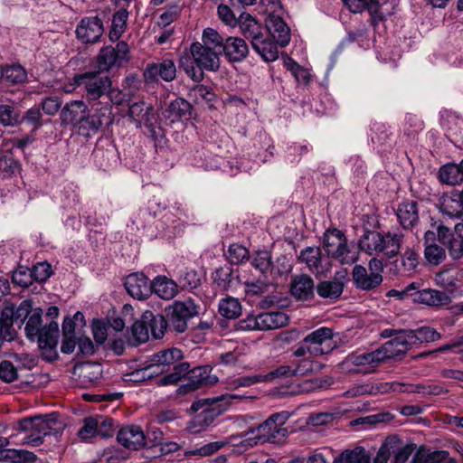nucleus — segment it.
<instances>
[{"label":"nucleus","instance_id":"f257e3e1","mask_svg":"<svg viewBox=\"0 0 463 463\" xmlns=\"http://www.w3.org/2000/svg\"><path fill=\"white\" fill-rule=\"evenodd\" d=\"M403 235L387 232L382 233L366 230L358 241V248L368 255L383 253L388 258L396 256L401 249Z\"/></svg>","mask_w":463,"mask_h":463},{"label":"nucleus","instance_id":"f03ea898","mask_svg":"<svg viewBox=\"0 0 463 463\" xmlns=\"http://www.w3.org/2000/svg\"><path fill=\"white\" fill-rule=\"evenodd\" d=\"M323 249L327 257L344 265L354 264L359 258L354 243L348 242L345 233L336 228L328 229L324 233Z\"/></svg>","mask_w":463,"mask_h":463},{"label":"nucleus","instance_id":"7ed1b4c3","mask_svg":"<svg viewBox=\"0 0 463 463\" xmlns=\"http://www.w3.org/2000/svg\"><path fill=\"white\" fill-rule=\"evenodd\" d=\"M55 424L56 418L54 414L21 420L18 422V430L21 431H30V434L23 439L22 443L33 447L43 444V438L51 434Z\"/></svg>","mask_w":463,"mask_h":463},{"label":"nucleus","instance_id":"20e7f679","mask_svg":"<svg viewBox=\"0 0 463 463\" xmlns=\"http://www.w3.org/2000/svg\"><path fill=\"white\" fill-rule=\"evenodd\" d=\"M74 83L82 88L84 97L89 102L97 101L105 97L111 88V80L107 75H101L100 71H88L76 74Z\"/></svg>","mask_w":463,"mask_h":463},{"label":"nucleus","instance_id":"39448f33","mask_svg":"<svg viewBox=\"0 0 463 463\" xmlns=\"http://www.w3.org/2000/svg\"><path fill=\"white\" fill-rule=\"evenodd\" d=\"M92 109L94 113L90 115L88 112L75 127L77 133L87 139L97 134L103 124L110 125L113 122L112 108L109 103H95Z\"/></svg>","mask_w":463,"mask_h":463},{"label":"nucleus","instance_id":"423d86ee","mask_svg":"<svg viewBox=\"0 0 463 463\" xmlns=\"http://www.w3.org/2000/svg\"><path fill=\"white\" fill-rule=\"evenodd\" d=\"M128 44L120 41L115 46L107 45L102 47L96 58V64L99 71H109L113 67H121L129 61Z\"/></svg>","mask_w":463,"mask_h":463},{"label":"nucleus","instance_id":"0eeeda50","mask_svg":"<svg viewBox=\"0 0 463 463\" xmlns=\"http://www.w3.org/2000/svg\"><path fill=\"white\" fill-rule=\"evenodd\" d=\"M211 372L212 367L209 365H201L193 369L189 368V372L185 375L188 382L180 385L176 390V393L178 395H184L202 387L213 385L217 383L218 378L211 374Z\"/></svg>","mask_w":463,"mask_h":463},{"label":"nucleus","instance_id":"6e6552de","mask_svg":"<svg viewBox=\"0 0 463 463\" xmlns=\"http://www.w3.org/2000/svg\"><path fill=\"white\" fill-rule=\"evenodd\" d=\"M388 361L382 346L367 353L351 354L346 363L355 366L354 371L362 374H370L376 372L379 365Z\"/></svg>","mask_w":463,"mask_h":463},{"label":"nucleus","instance_id":"1a4fd4ad","mask_svg":"<svg viewBox=\"0 0 463 463\" xmlns=\"http://www.w3.org/2000/svg\"><path fill=\"white\" fill-rule=\"evenodd\" d=\"M333 336V329L326 326L319 327L305 336L311 348V356L317 357L332 352L336 347Z\"/></svg>","mask_w":463,"mask_h":463},{"label":"nucleus","instance_id":"9d476101","mask_svg":"<svg viewBox=\"0 0 463 463\" xmlns=\"http://www.w3.org/2000/svg\"><path fill=\"white\" fill-rule=\"evenodd\" d=\"M198 313L196 305L191 300L175 301L172 306L169 328L183 333L187 328L188 320Z\"/></svg>","mask_w":463,"mask_h":463},{"label":"nucleus","instance_id":"9b49d317","mask_svg":"<svg viewBox=\"0 0 463 463\" xmlns=\"http://www.w3.org/2000/svg\"><path fill=\"white\" fill-rule=\"evenodd\" d=\"M184 354L181 349L171 347L160 350L149 356L148 363L151 364L156 374H161L172 370L175 364H181Z\"/></svg>","mask_w":463,"mask_h":463},{"label":"nucleus","instance_id":"f8f14e48","mask_svg":"<svg viewBox=\"0 0 463 463\" xmlns=\"http://www.w3.org/2000/svg\"><path fill=\"white\" fill-rule=\"evenodd\" d=\"M190 54L200 71H216L219 68V54L221 52L213 50L201 43H194L190 46Z\"/></svg>","mask_w":463,"mask_h":463},{"label":"nucleus","instance_id":"ddd939ff","mask_svg":"<svg viewBox=\"0 0 463 463\" xmlns=\"http://www.w3.org/2000/svg\"><path fill=\"white\" fill-rule=\"evenodd\" d=\"M146 82H156L159 79L170 82L176 77V66L172 59H163L158 62L147 63L144 71Z\"/></svg>","mask_w":463,"mask_h":463},{"label":"nucleus","instance_id":"4468645a","mask_svg":"<svg viewBox=\"0 0 463 463\" xmlns=\"http://www.w3.org/2000/svg\"><path fill=\"white\" fill-rule=\"evenodd\" d=\"M103 32L102 21L97 16L82 18L75 31L77 39L84 44L97 43Z\"/></svg>","mask_w":463,"mask_h":463},{"label":"nucleus","instance_id":"2eb2a0df","mask_svg":"<svg viewBox=\"0 0 463 463\" xmlns=\"http://www.w3.org/2000/svg\"><path fill=\"white\" fill-rule=\"evenodd\" d=\"M124 286L132 298L139 300L149 298L153 288L152 281L142 272H135L127 276Z\"/></svg>","mask_w":463,"mask_h":463},{"label":"nucleus","instance_id":"dca6fc26","mask_svg":"<svg viewBox=\"0 0 463 463\" xmlns=\"http://www.w3.org/2000/svg\"><path fill=\"white\" fill-rule=\"evenodd\" d=\"M346 276L345 270L337 271L331 280L319 282L316 288L318 296L322 298L338 299L344 291Z\"/></svg>","mask_w":463,"mask_h":463},{"label":"nucleus","instance_id":"f3484780","mask_svg":"<svg viewBox=\"0 0 463 463\" xmlns=\"http://www.w3.org/2000/svg\"><path fill=\"white\" fill-rule=\"evenodd\" d=\"M118 442L128 449H138L146 444V437L139 426L127 425L117 434Z\"/></svg>","mask_w":463,"mask_h":463},{"label":"nucleus","instance_id":"a211bd4d","mask_svg":"<svg viewBox=\"0 0 463 463\" xmlns=\"http://www.w3.org/2000/svg\"><path fill=\"white\" fill-rule=\"evenodd\" d=\"M250 433L254 435L255 444L265 442H279L286 437L287 429H278L274 423L267 419L255 429H250Z\"/></svg>","mask_w":463,"mask_h":463},{"label":"nucleus","instance_id":"6ab92c4d","mask_svg":"<svg viewBox=\"0 0 463 463\" xmlns=\"http://www.w3.org/2000/svg\"><path fill=\"white\" fill-rule=\"evenodd\" d=\"M267 32L280 47L287 46L290 42V29L284 20L278 15H269L266 20L265 33Z\"/></svg>","mask_w":463,"mask_h":463},{"label":"nucleus","instance_id":"aec40b11","mask_svg":"<svg viewBox=\"0 0 463 463\" xmlns=\"http://www.w3.org/2000/svg\"><path fill=\"white\" fill-rule=\"evenodd\" d=\"M221 53L231 62H240L243 61L248 53L249 47L246 42L240 37H227L222 46Z\"/></svg>","mask_w":463,"mask_h":463},{"label":"nucleus","instance_id":"412c9836","mask_svg":"<svg viewBox=\"0 0 463 463\" xmlns=\"http://www.w3.org/2000/svg\"><path fill=\"white\" fill-rule=\"evenodd\" d=\"M106 420L99 421L98 419L88 417L83 420V426L79 430L78 436L81 440L88 441L90 439L100 436L103 439L112 436V430H102L107 426ZM109 427L110 425L109 424Z\"/></svg>","mask_w":463,"mask_h":463},{"label":"nucleus","instance_id":"4be33fe9","mask_svg":"<svg viewBox=\"0 0 463 463\" xmlns=\"http://www.w3.org/2000/svg\"><path fill=\"white\" fill-rule=\"evenodd\" d=\"M7 445V439L0 437V461L32 463L36 460L37 457L33 452L25 449H6Z\"/></svg>","mask_w":463,"mask_h":463},{"label":"nucleus","instance_id":"5701e85b","mask_svg":"<svg viewBox=\"0 0 463 463\" xmlns=\"http://www.w3.org/2000/svg\"><path fill=\"white\" fill-rule=\"evenodd\" d=\"M439 208L446 222L449 219L461 220L463 217V203L459 197L458 191L455 190L450 194L444 195Z\"/></svg>","mask_w":463,"mask_h":463},{"label":"nucleus","instance_id":"b1692460","mask_svg":"<svg viewBox=\"0 0 463 463\" xmlns=\"http://www.w3.org/2000/svg\"><path fill=\"white\" fill-rule=\"evenodd\" d=\"M314 280L308 275L296 276L290 286L291 295L298 300L307 301L314 297Z\"/></svg>","mask_w":463,"mask_h":463},{"label":"nucleus","instance_id":"393cba45","mask_svg":"<svg viewBox=\"0 0 463 463\" xmlns=\"http://www.w3.org/2000/svg\"><path fill=\"white\" fill-rule=\"evenodd\" d=\"M237 25L240 27L242 35L246 39L250 40L251 43L255 40L260 39L265 33V29L262 25L248 13H242L240 15Z\"/></svg>","mask_w":463,"mask_h":463},{"label":"nucleus","instance_id":"a878e982","mask_svg":"<svg viewBox=\"0 0 463 463\" xmlns=\"http://www.w3.org/2000/svg\"><path fill=\"white\" fill-rule=\"evenodd\" d=\"M88 111V106L82 100H72L61 109V119L63 123L73 125L75 128Z\"/></svg>","mask_w":463,"mask_h":463},{"label":"nucleus","instance_id":"bb28decb","mask_svg":"<svg viewBox=\"0 0 463 463\" xmlns=\"http://www.w3.org/2000/svg\"><path fill=\"white\" fill-rule=\"evenodd\" d=\"M353 280L358 288L371 290L378 287L383 281V276L368 274L367 269L362 265H355L353 269Z\"/></svg>","mask_w":463,"mask_h":463},{"label":"nucleus","instance_id":"cd10ccee","mask_svg":"<svg viewBox=\"0 0 463 463\" xmlns=\"http://www.w3.org/2000/svg\"><path fill=\"white\" fill-rule=\"evenodd\" d=\"M264 33L259 40L252 43L253 50L267 62L274 61L279 57L278 43Z\"/></svg>","mask_w":463,"mask_h":463},{"label":"nucleus","instance_id":"c85d7f7f","mask_svg":"<svg viewBox=\"0 0 463 463\" xmlns=\"http://www.w3.org/2000/svg\"><path fill=\"white\" fill-rule=\"evenodd\" d=\"M151 294L155 293L162 299L174 298L178 291L177 283L166 276H157L152 280Z\"/></svg>","mask_w":463,"mask_h":463},{"label":"nucleus","instance_id":"c756f323","mask_svg":"<svg viewBox=\"0 0 463 463\" xmlns=\"http://www.w3.org/2000/svg\"><path fill=\"white\" fill-rule=\"evenodd\" d=\"M415 300L430 307L446 306L450 303L449 295L444 291L425 288L416 293Z\"/></svg>","mask_w":463,"mask_h":463},{"label":"nucleus","instance_id":"7c9ffc66","mask_svg":"<svg viewBox=\"0 0 463 463\" xmlns=\"http://www.w3.org/2000/svg\"><path fill=\"white\" fill-rule=\"evenodd\" d=\"M260 331L273 330L288 325L289 317L282 311L263 312L258 315Z\"/></svg>","mask_w":463,"mask_h":463},{"label":"nucleus","instance_id":"2f4dec72","mask_svg":"<svg viewBox=\"0 0 463 463\" xmlns=\"http://www.w3.org/2000/svg\"><path fill=\"white\" fill-rule=\"evenodd\" d=\"M165 116L171 122L188 120L192 116V106L184 99H176L169 104Z\"/></svg>","mask_w":463,"mask_h":463},{"label":"nucleus","instance_id":"473e14b6","mask_svg":"<svg viewBox=\"0 0 463 463\" xmlns=\"http://www.w3.org/2000/svg\"><path fill=\"white\" fill-rule=\"evenodd\" d=\"M400 224L404 229H411L419 220L416 202L400 203L396 213Z\"/></svg>","mask_w":463,"mask_h":463},{"label":"nucleus","instance_id":"72a5a7b5","mask_svg":"<svg viewBox=\"0 0 463 463\" xmlns=\"http://www.w3.org/2000/svg\"><path fill=\"white\" fill-rule=\"evenodd\" d=\"M153 108L144 101L133 103L128 109V117L135 122L137 128L147 125L153 118Z\"/></svg>","mask_w":463,"mask_h":463},{"label":"nucleus","instance_id":"f704fd0d","mask_svg":"<svg viewBox=\"0 0 463 463\" xmlns=\"http://www.w3.org/2000/svg\"><path fill=\"white\" fill-rule=\"evenodd\" d=\"M439 179L441 183L457 185L463 182V172L459 165L450 163L442 165L439 170Z\"/></svg>","mask_w":463,"mask_h":463},{"label":"nucleus","instance_id":"c9c22d12","mask_svg":"<svg viewBox=\"0 0 463 463\" xmlns=\"http://www.w3.org/2000/svg\"><path fill=\"white\" fill-rule=\"evenodd\" d=\"M144 319L147 322L149 332L155 339L162 338L166 328L169 327L168 322L162 315H154L151 311L144 313Z\"/></svg>","mask_w":463,"mask_h":463},{"label":"nucleus","instance_id":"e433bc0d","mask_svg":"<svg viewBox=\"0 0 463 463\" xmlns=\"http://www.w3.org/2000/svg\"><path fill=\"white\" fill-rule=\"evenodd\" d=\"M59 333L57 322L52 321L43 326L36 339L41 348H52L56 345V339Z\"/></svg>","mask_w":463,"mask_h":463},{"label":"nucleus","instance_id":"4c0bfd02","mask_svg":"<svg viewBox=\"0 0 463 463\" xmlns=\"http://www.w3.org/2000/svg\"><path fill=\"white\" fill-rule=\"evenodd\" d=\"M373 389L379 393H388L390 392H425L424 387L421 385L404 384L396 382L381 383L376 384Z\"/></svg>","mask_w":463,"mask_h":463},{"label":"nucleus","instance_id":"58836bf2","mask_svg":"<svg viewBox=\"0 0 463 463\" xmlns=\"http://www.w3.org/2000/svg\"><path fill=\"white\" fill-rule=\"evenodd\" d=\"M334 463H371L368 452L361 447L343 451Z\"/></svg>","mask_w":463,"mask_h":463},{"label":"nucleus","instance_id":"ea45409f","mask_svg":"<svg viewBox=\"0 0 463 463\" xmlns=\"http://www.w3.org/2000/svg\"><path fill=\"white\" fill-rule=\"evenodd\" d=\"M190 364L181 363L175 365L172 372L156 380L158 386L175 385L189 372Z\"/></svg>","mask_w":463,"mask_h":463},{"label":"nucleus","instance_id":"a19ab883","mask_svg":"<svg viewBox=\"0 0 463 463\" xmlns=\"http://www.w3.org/2000/svg\"><path fill=\"white\" fill-rule=\"evenodd\" d=\"M1 79L11 84H19L26 80L27 73L20 64L7 65L1 70Z\"/></svg>","mask_w":463,"mask_h":463},{"label":"nucleus","instance_id":"79ce46f5","mask_svg":"<svg viewBox=\"0 0 463 463\" xmlns=\"http://www.w3.org/2000/svg\"><path fill=\"white\" fill-rule=\"evenodd\" d=\"M298 260L304 262L311 271H318L321 264V249L307 247L300 251Z\"/></svg>","mask_w":463,"mask_h":463},{"label":"nucleus","instance_id":"37998d69","mask_svg":"<svg viewBox=\"0 0 463 463\" xmlns=\"http://www.w3.org/2000/svg\"><path fill=\"white\" fill-rule=\"evenodd\" d=\"M43 309L37 307L33 309V313L27 318L24 332L27 338H29L32 341L36 339L37 335H39V332L43 327Z\"/></svg>","mask_w":463,"mask_h":463},{"label":"nucleus","instance_id":"c03bdc74","mask_svg":"<svg viewBox=\"0 0 463 463\" xmlns=\"http://www.w3.org/2000/svg\"><path fill=\"white\" fill-rule=\"evenodd\" d=\"M222 412L217 405L206 407L194 418L192 424L203 429L210 426Z\"/></svg>","mask_w":463,"mask_h":463},{"label":"nucleus","instance_id":"a18cd8bd","mask_svg":"<svg viewBox=\"0 0 463 463\" xmlns=\"http://www.w3.org/2000/svg\"><path fill=\"white\" fill-rule=\"evenodd\" d=\"M128 17V13L124 9L118 10L113 15L111 29L109 34L110 41L116 42L120 38L126 29Z\"/></svg>","mask_w":463,"mask_h":463},{"label":"nucleus","instance_id":"49530a36","mask_svg":"<svg viewBox=\"0 0 463 463\" xmlns=\"http://www.w3.org/2000/svg\"><path fill=\"white\" fill-rule=\"evenodd\" d=\"M219 312L223 317L235 319L241 313V306L238 299L228 297L220 301Z\"/></svg>","mask_w":463,"mask_h":463},{"label":"nucleus","instance_id":"de8ad7c7","mask_svg":"<svg viewBox=\"0 0 463 463\" xmlns=\"http://www.w3.org/2000/svg\"><path fill=\"white\" fill-rule=\"evenodd\" d=\"M382 348L388 360L401 357L409 351L398 335L384 343Z\"/></svg>","mask_w":463,"mask_h":463},{"label":"nucleus","instance_id":"09e8293b","mask_svg":"<svg viewBox=\"0 0 463 463\" xmlns=\"http://www.w3.org/2000/svg\"><path fill=\"white\" fill-rule=\"evenodd\" d=\"M382 348L388 360L401 357L409 351L398 335L384 343Z\"/></svg>","mask_w":463,"mask_h":463},{"label":"nucleus","instance_id":"8fccbe9b","mask_svg":"<svg viewBox=\"0 0 463 463\" xmlns=\"http://www.w3.org/2000/svg\"><path fill=\"white\" fill-rule=\"evenodd\" d=\"M232 267L224 266L215 269L212 274V279L219 289L228 290L232 281Z\"/></svg>","mask_w":463,"mask_h":463},{"label":"nucleus","instance_id":"3c124183","mask_svg":"<svg viewBox=\"0 0 463 463\" xmlns=\"http://www.w3.org/2000/svg\"><path fill=\"white\" fill-rule=\"evenodd\" d=\"M93 156L99 166L105 169L111 165L112 162L116 161V149L111 145L106 149L101 146H98L93 151Z\"/></svg>","mask_w":463,"mask_h":463},{"label":"nucleus","instance_id":"603ef678","mask_svg":"<svg viewBox=\"0 0 463 463\" xmlns=\"http://www.w3.org/2000/svg\"><path fill=\"white\" fill-rule=\"evenodd\" d=\"M177 285L182 289L192 290L201 284L200 275L194 269H184L177 278Z\"/></svg>","mask_w":463,"mask_h":463},{"label":"nucleus","instance_id":"864d4df0","mask_svg":"<svg viewBox=\"0 0 463 463\" xmlns=\"http://www.w3.org/2000/svg\"><path fill=\"white\" fill-rule=\"evenodd\" d=\"M251 266L264 277L271 270V254L268 250L257 251L251 260Z\"/></svg>","mask_w":463,"mask_h":463},{"label":"nucleus","instance_id":"5fc2aeb1","mask_svg":"<svg viewBox=\"0 0 463 463\" xmlns=\"http://www.w3.org/2000/svg\"><path fill=\"white\" fill-rule=\"evenodd\" d=\"M21 122L20 113L13 105H0V124L5 127H13Z\"/></svg>","mask_w":463,"mask_h":463},{"label":"nucleus","instance_id":"6e6d98bb","mask_svg":"<svg viewBox=\"0 0 463 463\" xmlns=\"http://www.w3.org/2000/svg\"><path fill=\"white\" fill-rule=\"evenodd\" d=\"M263 383L262 373L239 376L227 383V388L234 391L241 387H250L257 383Z\"/></svg>","mask_w":463,"mask_h":463},{"label":"nucleus","instance_id":"4d7b16f0","mask_svg":"<svg viewBox=\"0 0 463 463\" xmlns=\"http://www.w3.org/2000/svg\"><path fill=\"white\" fill-rule=\"evenodd\" d=\"M416 345L436 342L441 338L440 333L430 326H420L412 330Z\"/></svg>","mask_w":463,"mask_h":463},{"label":"nucleus","instance_id":"13d9d810","mask_svg":"<svg viewBox=\"0 0 463 463\" xmlns=\"http://www.w3.org/2000/svg\"><path fill=\"white\" fill-rule=\"evenodd\" d=\"M131 334L134 344L140 345L149 339V329L147 322H145L144 314L140 320L136 321L131 326Z\"/></svg>","mask_w":463,"mask_h":463},{"label":"nucleus","instance_id":"bf43d9fd","mask_svg":"<svg viewBox=\"0 0 463 463\" xmlns=\"http://www.w3.org/2000/svg\"><path fill=\"white\" fill-rule=\"evenodd\" d=\"M291 377H295L292 364H283L267 373H262L263 383H271L275 380Z\"/></svg>","mask_w":463,"mask_h":463},{"label":"nucleus","instance_id":"052dcab7","mask_svg":"<svg viewBox=\"0 0 463 463\" xmlns=\"http://www.w3.org/2000/svg\"><path fill=\"white\" fill-rule=\"evenodd\" d=\"M202 42L203 45L210 46L213 50L219 48L222 51L225 39L216 30L208 27L203 32Z\"/></svg>","mask_w":463,"mask_h":463},{"label":"nucleus","instance_id":"680f3d73","mask_svg":"<svg viewBox=\"0 0 463 463\" xmlns=\"http://www.w3.org/2000/svg\"><path fill=\"white\" fill-rule=\"evenodd\" d=\"M424 256L430 264L439 265L446 259V250L438 244H430L425 246Z\"/></svg>","mask_w":463,"mask_h":463},{"label":"nucleus","instance_id":"e2e57ef3","mask_svg":"<svg viewBox=\"0 0 463 463\" xmlns=\"http://www.w3.org/2000/svg\"><path fill=\"white\" fill-rule=\"evenodd\" d=\"M372 131V142L379 146L384 145L388 142L392 133L390 128L384 124L376 123L373 124L371 128Z\"/></svg>","mask_w":463,"mask_h":463},{"label":"nucleus","instance_id":"0e129e2a","mask_svg":"<svg viewBox=\"0 0 463 463\" xmlns=\"http://www.w3.org/2000/svg\"><path fill=\"white\" fill-rule=\"evenodd\" d=\"M293 365L294 376H305L316 370H318L321 365L318 363L314 362L310 358H303Z\"/></svg>","mask_w":463,"mask_h":463},{"label":"nucleus","instance_id":"69168bd1","mask_svg":"<svg viewBox=\"0 0 463 463\" xmlns=\"http://www.w3.org/2000/svg\"><path fill=\"white\" fill-rule=\"evenodd\" d=\"M12 280L14 284L20 287H29L33 282L31 269L20 266L15 271H14Z\"/></svg>","mask_w":463,"mask_h":463},{"label":"nucleus","instance_id":"338daca9","mask_svg":"<svg viewBox=\"0 0 463 463\" xmlns=\"http://www.w3.org/2000/svg\"><path fill=\"white\" fill-rule=\"evenodd\" d=\"M31 270L33 281L39 283L45 282L52 274V266L46 261L38 262Z\"/></svg>","mask_w":463,"mask_h":463},{"label":"nucleus","instance_id":"774afa93","mask_svg":"<svg viewBox=\"0 0 463 463\" xmlns=\"http://www.w3.org/2000/svg\"><path fill=\"white\" fill-rule=\"evenodd\" d=\"M102 365L99 363H86L81 366L83 378L90 383H95L102 376Z\"/></svg>","mask_w":463,"mask_h":463}]
</instances>
